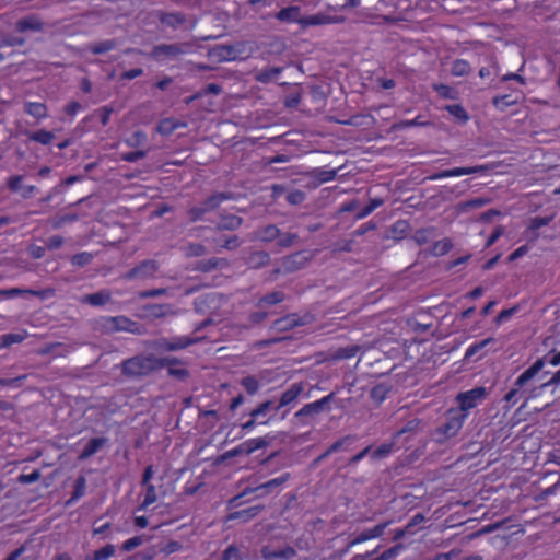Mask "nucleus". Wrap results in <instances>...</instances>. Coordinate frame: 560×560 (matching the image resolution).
I'll return each mask as SVG.
<instances>
[{
	"instance_id": "obj_21",
	"label": "nucleus",
	"mask_w": 560,
	"mask_h": 560,
	"mask_svg": "<svg viewBox=\"0 0 560 560\" xmlns=\"http://www.w3.org/2000/svg\"><path fill=\"white\" fill-rule=\"evenodd\" d=\"M112 299L109 290H101L95 293L85 294L82 296L81 302L92 306H103Z\"/></svg>"
},
{
	"instance_id": "obj_45",
	"label": "nucleus",
	"mask_w": 560,
	"mask_h": 560,
	"mask_svg": "<svg viewBox=\"0 0 560 560\" xmlns=\"http://www.w3.org/2000/svg\"><path fill=\"white\" fill-rule=\"evenodd\" d=\"M145 141H147V133L142 130H137L125 140V143L128 147H138V145L144 144Z\"/></svg>"
},
{
	"instance_id": "obj_62",
	"label": "nucleus",
	"mask_w": 560,
	"mask_h": 560,
	"mask_svg": "<svg viewBox=\"0 0 560 560\" xmlns=\"http://www.w3.org/2000/svg\"><path fill=\"white\" fill-rule=\"evenodd\" d=\"M296 238V234L284 233L278 237V245L281 247H290Z\"/></svg>"
},
{
	"instance_id": "obj_41",
	"label": "nucleus",
	"mask_w": 560,
	"mask_h": 560,
	"mask_svg": "<svg viewBox=\"0 0 560 560\" xmlns=\"http://www.w3.org/2000/svg\"><path fill=\"white\" fill-rule=\"evenodd\" d=\"M390 392V387L386 384H377L371 389V398L376 402H383Z\"/></svg>"
},
{
	"instance_id": "obj_13",
	"label": "nucleus",
	"mask_w": 560,
	"mask_h": 560,
	"mask_svg": "<svg viewBox=\"0 0 560 560\" xmlns=\"http://www.w3.org/2000/svg\"><path fill=\"white\" fill-rule=\"evenodd\" d=\"M158 271V264L154 260H144L130 269L126 279L148 278Z\"/></svg>"
},
{
	"instance_id": "obj_52",
	"label": "nucleus",
	"mask_w": 560,
	"mask_h": 560,
	"mask_svg": "<svg viewBox=\"0 0 560 560\" xmlns=\"http://www.w3.org/2000/svg\"><path fill=\"white\" fill-rule=\"evenodd\" d=\"M514 103L515 102L511 100V95L508 94L494 96L492 100V104L499 109H504Z\"/></svg>"
},
{
	"instance_id": "obj_39",
	"label": "nucleus",
	"mask_w": 560,
	"mask_h": 560,
	"mask_svg": "<svg viewBox=\"0 0 560 560\" xmlns=\"http://www.w3.org/2000/svg\"><path fill=\"white\" fill-rule=\"evenodd\" d=\"M298 322L293 316H284L275 320L272 328L277 331H287L294 328Z\"/></svg>"
},
{
	"instance_id": "obj_24",
	"label": "nucleus",
	"mask_w": 560,
	"mask_h": 560,
	"mask_svg": "<svg viewBox=\"0 0 560 560\" xmlns=\"http://www.w3.org/2000/svg\"><path fill=\"white\" fill-rule=\"evenodd\" d=\"M225 266H228L226 259L212 257L209 259L198 261L195 269L201 272H210L214 269L222 268Z\"/></svg>"
},
{
	"instance_id": "obj_22",
	"label": "nucleus",
	"mask_w": 560,
	"mask_h": 560,
	"mask_svg": "<svg viewBox=\"0 0 560 560\" xmlns=\"http://www.w3.org/2000/svg\"><path fill=\"white\" fill-rule=\"evenodd\" d=\"M401 549H402V545L401 544H397V545L386 549L381 555H378V556H376L374 558L369 559L370 557H372L377 551V549L369 551V552H366L363 556H357L355 559H360V560H390V559L395 558L396 556H398V553L401 551Z\"/></svg>"
},
{
	"instance_id": "obj_61",
	"label": "nucleus",
	"mask_w": 560,
	"mask_h": 560,
	"mask_svg": "<svg viewBox=\"0 0 560 560\" xmlns=\"http://www.w3.org/2000/svg\"><path fill=\"white\" fill-rule=\"evenodd\" d=\"M40 478L39 470H33L30 474H22L19 476V481L22 483H34Z\"/></svg>"
},
{
	"instance_id": "obj_48",
	"label": "nucleus",
	"mask_w": 560,
	"mask_h": 560,
	"mask_svg": "<svg viewBox=\"0 0 560 560\" xmlns=\"http://www.w3.org/2000/svg\"><path fill=\"white\" fill-rule=\"evenodd\" d=\"M142 544H143V537L140 535H137V536H133V537L125 540L121 544L120 549L125 552H130V551L135 550L136 548H138Z\"/></svg>"
},
{
	"instance_id": "obj_44",
	"label": "nucleus",
	"mask_w": 560,
	"mask_h": 560,
	"mask_svg": "<svg viewBox=\"0 0 560 560\" xmlns=\"http://www.w3.org/2000/svg\"><path fill=\"white\" fill-rule=\"evenodd\" d=\"M394 448V443H383L377 446L371 454L373 459H381L387 457Z\"/></svg>"
},
{
	"instance_id": "obj_64",
	"label": "nucleus",
	"mask_w": 560,
	"mask_h": 560,
	"mask_svg": "<svg viewBox=\"0 0 560 560\" xmlns=\"http://www.w3.org/2000/svg\"><path fill=\"white\" fill-rule=\"evenodd\" d=\"M81 109L82 105L77 101L68 103L63 108L65 113L70 117L75 116Z\"/></svg>"
},
{
	"instance_id": "obj_49",
	"label": "nucleus",
	"mask_w": 560,
	"mask_h": 560,
	"mask_svg": "<svg viewBox=\"0 0 560 560\" xmlns=\"http://www.w3.org/2000/svg\"><path fill=\"white\" fill-rule=\"evenodd\" d=\"M242 386L245 388V390L249 395H254L255 393H257V390L259 388V383L256 380V377H254V376H246V377H244L242 380Z\"/></svg>"
},
{
	"instance_id": "obj_36",
	"label": "nucleus",
	"mask_w": 560,
	"mask_h": 560,
	"mask_svg": "<svg viewBox=\"0 0 560 560\" xmlns=\"http://www.w3.org/2000/svg\"><path fill=\"white\" fill-rule=\"evenodd\" d=\"M284 299H285V294L282 291H273L271 293H268V294L261 296L258 301V306H261L264 304L276 305V304L283 302Z\"/></svg>"
},
{
	"instance_id": "obj_56",
	"label": "nucleus",
	"mask_w": 560,
	"mask_h": 560,
	"mask_svg": "<svg viewBox=\"0 0 560 560\" xmlns=\"http://www.w3.org/2000/svg\"><path fill=\"white\" fill-rule=\"evenodd\" d=\"M1 340H2V345L8 347L13 343L22 342L24 340V336L21 334H12L11 332V334L2 335Z\"/></svg>"
},
{
	"instance_id": "obj_19",
	"label": "nucleus",
	"mask_w": 560,
	"mask_h": 560,
	"mask_svg": "<svg viewBox=\"0 0 560 560\" xmlns=\"http://www.w3.org/2000/svg\"><path fill=\"white\" fill-rule=\"evenodd\" d=\"M240 46H241V44L218 46L217 48L213 49V54L221 61L236 60L240 57V49H238Z\"/></svg>"
},
{
	"instance_id": "obj_25",
	"label": "nucleus",
	"mask_w": 560,
	"mask_h": 560,
	"mask_svg": "<svg viewBox=\"0 0 560 560\" xmlns=\"http://www.w3.org/2000/svg\"><path fill=\"white\" fill-rule=\"evenodd\" d=\"M267 445L268 441L265 438H253L240 444V451L250 455L258 450L265 448Z\"/></svg>"
},
{
	"instance_id": "obj_18",
	"label": "nucleus",
	"mask_w": 560,
	"mask_h": 560,
	"mask_svg": "<svg viewBox=\"0 0 560 560\" xmlns=\"http://www.w3.org/2000/svg\"><path fill=\"white\" fill-rule=\"evenodd\" d=\"M262 509V505H254L246 509L232 511L228 514L226 521H241L246 523L256 517Z\"/></svg>"
},
{
	"instance_id": "obj_35",
	"label": "nucleus",
	"mask_w": 560,
	"mask_h": 560,
	"mask_svg": "<svg viewBox=\"0 0 560 560\" xmlns=\"http://www.w3.org/2000/svg\"><path fill=\"white\" fill-rule=\"evenodd\" d=\"M444 109L462 122L469 120V115L460 104H450L446 105Z\"/></svg>"
},
{
	"instance_id": "obj_11",
	"label": "nucleus",
	"mask_w": 560,
	"mask_h": 560,
	"mask_svg": "<svg viewBox=\"0 0 560 560\" xmlns=\"http://www.w3.org/2000/svg\"><path fill=\"white\" fill-rule=\"evenodd\" d=\"M108 443V439L104 436L92 438L90 439L80 454L78 455V460L84 462L100 452L103 447H105Z\"/></svg>"
},
{
	"instance_id": "obj_7",
	"label": "nucleus",
	"mask_w": 560,
	"mask_h": 560,
	"mask_svg": "<svg viewBox=\"0 0 560 560\" xmlns=\"http://www.w3.org/2000/svg\"><path fill=\"white\" fill-rule=\"evenodd\" d=\"M335 400V393H330L320 399L304 405L300 410L295 412V418L301 419L303 417L318 415L323 411L330 410V404Z\"/></svg>"
},
{
	"instance_id": "obj_6",
	"label": "nucleus",
	"mask_w": 560,
	"mask_h": 560,
	"mask_svg": "<svg viewBox=\"0 0 560 560\" xmlns=\"http://www.w3.org/2000/svg\"><path fill=\"white\" fill-rule=\"evenodd\" d=\"M467 413L460 412L457 409H450L447 411L445 422L439 428V432L447 438L455 436L463 428Z\"/></svg>"
},
{
	"instance_id": "obj_29",
	"label": "nucleus",
	"mask_w": 560,
	"mask_h": 560,
	"mask_svg": "<svg viewBox=\"0 0 560 560\" xmlns=\"http://www.w3.org/2000/svg\"><path fill=\"white\" fill-rule=\"evenodd\" d=\"M269 261L270 255L265 250L254 252L246 259V264L250 268H260L266 266Z\"/></svg>"
},
{
	"instance_id": "obj_20",
	"label": "nucleus",
	"mask_w": 560,
	"mask_h": 560,
	"mask_svg": "<svg viewBox=\"0 0 560 560\" xmlns=\"http://www.w3.org/2000/svg\"><path fill=\"white\" fill-rule=\"evenodd\" d=\"M302 18L303 16H301V9L296 5H290V7L283 8L276 14L277 20H279L281 22H287V23L301 24Z\"/></svg>"
},
{
	"instance_id": "obj_60",
	"label": "nucleus",
	"mask_w": 560,
	"mask_h": 560,
	"mask_svg": "<svg viewBox=\"0 0 560 560\" xmlns=\"http://www.w3.org/2000/svg\"><path fill=\"white\" fill-rule=\"evenodd\" d=\"M271 405H272L271 400H266V401L261 402L260 405H258L255 409H253L250 411V417L258 418L259 416L265 415L267 412V410H269L271 408Z\"/></svg>"
},
{
	"instance_id": "obj_63",
	"label": "nucleus",
	"mask_w": 560,
	"mask_h": 560,
	"mask_svg": "<svg viewBox=\"0 0 560 560\" xmlns=\"http://www.w3.org/2000/svg\"><path fill=\"white\" fill-rule=\"evenodd\" d=\"M22 180H23V176H21V175L11 176L7 182L8 188L13 192L19 191L21 189Z\"/></svg>"
},
{
	"instance_id": "obj_1",
	"label": "nucleus",
	"mask_w": 560,
	"mask_h": 560,
	"mask_svg": "<svg viewBox=\"0 0 560 560\" xmlns=\"http://www.w3.org/2000/svg\"><path fill=\"white\" fill-rule=\"evenodd\" d=\"M549 374L550 371L541 373V361H535L517 376L512 387L503 396V409L511 410L520 401H523L522 406H525L528 401L539 397L546 388L552 386L547 385V381H544L545 376Z\"/></svg>"
},
{
	"instance_id": "obj_27",
	"label": "nucleus",
	"mask_w": 560,
	"mask_h": 560,
	"mask_svg": "<svg viewBox=\"0 0 560 560\" xmlns=\"http://www.w3.org/2000/svg\"><path fill=\"white\" fill-rule=\"evenodd\" d=\"M280 236V230L275 224L266 225L256 232V238L269 243Z\"/></svg>"
},
{
	"instance_id": "obj_33",
	"label": "nucleus",
	"mask_w": 560,
	"mask_h": 560,
	"mask_svg": "<svg viewBox=\"0 0 560 560\" xmlns=\"http://www.w3.org/2000/svg\"><path fill=\"white\" fill-rule=\"evenodd\" d=\"M116 548L113 544L95 550L86 560H109L115 555Z\"/></svg>"
},
{
	"instance_id": "obj_42",
	"label": "nucleus",
	"mask_w": 560,
	"mask_h": 560,
	"mask_svg": "<svg viewBox=\"0 0 560 560\" xmlns=\"http://www.w3.org/2000/svg\"><path fill=\"white\" fill-rule=\"evenodd\" d=\"M433 89L442 98H446V100H456L457 98L456 90L447 84H444V83L434 84Z\"/></svg>"
},
{
	"instance_id": "obj_31",
	"label": "nucleus",
	"mask_w": 560,
	"mask_h": 560,
	"mask_svg": "<svg viewBox=\"0 0 560 560\" xmlns=\"http://www.w3.org/2000/svg\"><path fill=\"white\" fill-rule=\"evenodd\" d=\"M182 52L180 48L174 44H161L153 47L151 51V56L153 58H158L162 55L164 56H175Z\"/></svg>"
},
{
	"instance_id": "obj_54",
	"label": "nucleus",
	"mask_w": 560,
	"mask_h": 560,
	"mask_svg": "<svg viewBox=\"0 0 560 560\" xmlns=\"http://www.w3.org/2000/svg\"><path fill=\"white\" fill-rule=\"evenodd\" d=\"M145 155H147L145 151L137 150V151H131V152L121 154V160L125 162L135 163V162L139 161L140 159H143Z\"/></svg>"
},
{
	"instance_id": "obj_28",
	"label": "nucleus",
	"mask_w": 560,
	"mask_h": 560,
	"mask_svg": "<svg viewBox=\"0 0 560 560\" xmlns=\"http://www.w3.org/2000/svg\"><path fill=\"white\" fill-rule=\"evenodd\" d=\"M143 487L145 488L144 495H143L141 503L137 508V511H144L150 505H152L153 503H155L158 501V492H156L155 486L153 483H151V485H144Z\"/></svg>"
},
{
	"instance_id": "obj_2",
	"label": "nucleus",
	"mask_w": 560,
	"mask_h": 560,
	"mask_svg": "<svg viewBox=\"0 0 560 560\" xmlns=\"http://www.w3.org/2000/svg\"><path fill=\"white\" fill-rule=\"evenodd\" d=\"M172 362H175V360H171V358H156L152 354H139L126 359L121 362V374L127 377L138 378L147 376L152 372L171 364Z\"/></svg>"
},
{
	"instance_id": "obj_50",
	"label": "nucleus",
	"mask_w": 560,
	"mask_h": 560,
	"mask_svg": "<svg viewBox=\"0 0 560 560\" xmlns=\"http://www.w3.org/2000/svg\"><path fill=\"white\" fill-rule=\"evenodd\" d=\"M551 221V217H534L529 221L528 229L532 231H537L540 228L548 225Z\"/></svg>"
},
{
	"instance_id": "obj_16",
	"label": "nucleus",
	"mask_w": 560,
	"mask_h": 560,
	"mask_svg": "<svg viewBox=\"0 0 560 560\" xmlns=\"http://www.w3.org/2000/svg\"><path fill=\"white\" fill-rule=\"evenodd\" d=\"M304 387L302 383L292 384L287 390H284L279 399V404L275 407L276 411L287 407L294 402L298 397L302 394Z\"/></svg>"
},
{
	"instance_id": "obj_47",
	"label": "nucleus",
	"mask_w": 560,
	"mask_h": 560,
	"mask_svg": "<svg viewBox=\"0 0 560 560\" xmlns=\"http://www.w3.org/2000/svg\"><path fill=\"white\" fill-rule=\"evenodd\" d=\"M349 440V436H345V438H341L337 441H335L318 458H317V462H320L323 459H325L326 457H328L329 455L338 452L339 450H341V447L343 446V444Z\"/></svg>"
},
{
	"instance_id": "obj_26",
	"label": "nucleus",
	"mask_w": 560,
	"mask_h": 560,
	"mask_svg": "<svg viewBox=\"0 0 560 560\" xmlns=\"http://www.w3.org/2000/svg\"><path fill=\"white\" fill-rule=\"evenodd\" d=\"M86 492V478L84 476H79L73 483V490L71 497L66 502V505H71L80 500Z\"/></svg>"
},
{
	"instance_id": "obj_3",
	"label": "nucleus",
	"mask_w": 560,
	"mask_h": 560,
	"mask_svg": "<svg viewBox=\"0 0 560 560\" xmlns=\"http://www.w3.org/2000/svg\"><path fill=\"white\" fill-rule=\"evenodd\" d=\"M290 479H291V474L287 471V472H283L282 475H280L279 477L272 478L264 483H260L257 487H247L241 493L234 495L233 498H231L229 500L228 509L234 510V509L240 508L244 503L243 498H245L249 494L260 492L258 494V497H264L268 493H271L276 489L282 487Z\"/></svg>"
},
{
	"instance_id": "obj_10",
	"label": "nucleus",
	"mask_w": 560,
	"mask_h": 560,
	"mask_svg": "<svg viewBox=\"0 0 560 560\" xmlns=\"http://www.w3.org/2000/svg\"><path fill=\"white\" fill-rule=\"evenodd\" d=\"M536 361H541V373H544V368L547 364L551 366L560 365V351H551L545 354L542 358L537 359ZM547 385H560V369L555 372L549 380H547Z\"/></svg>"
},
{
	"instance_id": "obj_30",
	"label": "nucleus",
	"mask_w": 560,
	"mask_h": 560,
	"mask_svg": "<svg viewBox=\"0 0 560 560\" xmlns=\"http://www.w3.org/2000/svg\"><path fill=\"white\" fill-rule=\"evenodd\" d=\"M27 137L33 142H36V143H39L43 145H48L55 139V133L52 131L39 129V130L33 131V132H28Z\"/></svg>"
},
{
	"instance_id": "obj_38",
	"label": "nucleus",
	"mask_w": 560,
	"mask_h": 560,
	"mask_svg": "<svg viewBox=\"0 0 560 560\" xmlns=\"http://www.w3.org/2000/svg\"><path fill=\"white\" fill-rule=\"evenodd\" d=\"M242 218L235 214H229L222 218L219 228L222 230H236L242 225Z\"/></svg>"
},
{
	"instance_id": "obj_46",
	"label": "nucleus",
	"mask_w": 560,
	"mask_h": 560,
	"mask_svg": "<svg viewBox=\"0 0 560 560\" xmlns=\"http://www.w3.org/2000/svg\"><path fill=\"white\" fill-rule=\"evenodd\" d=\"M93 259V255L91 253H88V252H82V253H79V254H74L70 261L73 266L75 267H84L86 265H89Z\"/></svg>"
},
{
	"instance_id": "obj_8",
	"label": "nucleus",
	"mask_w": 560,
	"mask_h": 560,
	"mask_svg": "<svg viewBox=\"0 0 560 560\" xmlns=\"http://www.w3.org/2000/svg\"><path fill=\"white\" fill-rule=\"evenodd\" d=\"M226 199L224 194H215L207 198L202 206L192 207L188 210V215L191 222H196L200 220L205 213L208 211L214 210L217 207L221 205L223 200Z\"/></svg>"
},
{
	"instance_id": "obj_43",
	"label": "nucleus",
	"mask_w": 560,
	"mask_h": 560,
	"mask_svg": "<svg viewBox=\"0 0 560 560\" xmlns=\"http://www.w3.org/2000/svg\"><path fill=\"white\" fill-rule=\"evenodd\" d=\"M160 20L163 24L172 27H177L185 22V18L179 13H165Z\"/></svg>"
},
{
	"instance_id": "obj_15",
	"label": "nucleus",
	"mask_w": 560,
	"mask_h": 560,
	"mask_svg": "<svg viewBox=\"0 0 560 560\" xmlns=\"http://www.w3.org/2000/svg\"><path fill=\"white\" fill-rule=\"evenodd\" d=\"M389 523L390 522L380 523L372 528L364 529L351 540L350 545L354 546L381 537Z\"/></svg>"
},
{
	"instance_id": "obj_58",
	"label": "nucleus",
	"mask_w": 560,
	"mask_h": 560,
	"mask_svg": "<svg viewBox=\"0 0 560 560\" xmlns=\"http://www.w3.org/2000/svg\"><path fill=\"white\" fill-rule=\"evenodd\" d=\"M113 112L114 109L110 106H103L97 110V115L103 127L109 122Z\"/></svg>"
},
{
	"instance_id": "obj_59",
	"label": "nucleus",
	"mask_w": 560,
	"mask_h": 560,
	"mask_svg": "<svg viewBox=\"0 0 560 560\" xmlns=\"http://www.w3.org/2000/svg\"><path fill=\"white\" fill-rule=\"evenodd\" d=\"M431 122L428 120H422L421 115H418L413 119L402 120L400 122V126L405 127V128H410V127H416V126H429Z\"/></svg>"
},
{
	"instance_id": "obj_12",
	"label": "nucleus",
	"mask_w": 560,
	"mask_h": 560,
	"mask_svg": "<svg viewBox=\"0 0 560 560\" xmlns=\"http://www.w3.org/2000/svg\"><path fill=\"white\" fill-rule=\"evenodd\" d=\"M343 18L341 16H331L326 13H316L312 15H306L302 18L301 25L302 26H316V25H328V24H337L343 22Z\"/></svg>"
},
{
	"instance_id": "obj_51",
	"label": "nucleus",
	"mask_w": 560,
	"mask_h": 560,
	"mask_svg": "<svg viewBox=\"0 0 560 560\" xmlns=\"http://www.w3.org/2000/svg\"><path fill=\"white\" fill-rule=\"evenodd\" d=\"M431 233H432L431 228L419 229L415 232L413 240L416 241L417 244L423 245L429 241Z\"/></svg>"
},
{
	"instance_id": "obj_17",
	"label": "nucleus",
	"mask_w": 560,
	"mask_h": 560,
	"mask_svg": "<svg viewBox=\"0 0 560 560\" xmlns=\"http://www.w3.org/2000/svg\"><path fill=\"white\" fill-rule=\"evenodd\" d=\"M44 23L37 15H27L18 20L15 28L19 33H25L28 31L40 32L43 31Z\"/></svg>"
},
{
	"instance_id": "obj_34",
	"label": "nucleus",
	"mask_w": 560,
	"mask_h": 560,
	"mask_svg": "<svg viewBox=\"0 0 560 560\" xmlns=\"http://www.w3.org/2000/svg\"><path fill=\"white\" fill-rule=\"evenodd\" d=\"M196 342V339H191L189 337H177L173 341L165 343V349L168 351H175L185 349Z\"/></svg>"
},
{
	"instance_id": "obj_55",
	"label": "nucleus",
	"mask_w": 560,
	"mask_h": 560,
	"mask_svg": "<svg viewBox=\"0 0 560 560\" xmlns=\"http://www.w3.org/2000/svg\"><path fill=\"white\" fill-rule=\"evenodd\" d=\"M25 43L23 38H19L12 35L4 36L0 40V48L2 47H14V46H21Z\"/></svg>"
},
{
	"instance_id": "obj_5",
	"label": "nucleus",
	"mask_w": 560,
	"mask_h": 560,
	"mask_svg": "<svg viewBox=\"0 0 560 560\" xmlns=\"http://www.w3.org/2000/svg\"><path fill=\"white\" fill-rule=\"evenodd\" d=\"M101 326L105 332L109 334L117 331H128L135 334L139 331L138 323L122 315L103 317L101 319Z\"/></svg>"
},
{
	"instance_id": "obj_14",
	"label": "nucleus",
	"mask_w": 560,
	"mask_h": 560,
	"mask_svg": "<svg viewBox=\"0 0 560 560\" xmlns=\"http://www.w3.org/2000/svg\"><path fill=\"white\" fill-rule=\"evenodd\" d=\"M295 550L290 546L281 549L265 546L261 549V557L264 560H290L295 556Z\"/></svg>"
},
{
	"instance_id": "obj_37",
	"label": "nucleus",
	"mask_w": 560,
	"mask_h": 560,
	"mask_svg": "<svg viewBox=\"0 0 560 560\" xmlns=\"http://www.w3.org/2000/svg\"><path fill=\"white\" fill-rule=\"evenodd\" d=\"M471 70L470 63L465 59H456L452 63V74L455 77H464L469 74Z\"/></svg>"
},
{
	"instance_id": "obj_57",
	"label": "nucleus",
	"mask_w": 560,
	"mask_h": 560,
	"mask_svg": "<svg viewBox=\"0 0 560 560\" xmlns=\"http://www.w3.org/2000/svg\"><path fill=\"white\" fill-rule=\"evenodd\" d=\"M175 362H172L171 364H168V374L172 375V376H176L178 378H185L188 376V371L187 369L185 368H174L172 366L173 364H177L179 363V361L177 359H174Z\"/></svg>"
},
{
	"instance_id": "obj_53",
	"label": "nucleus",
	"mask_w": 560,
	"mask_h": 560,
	"mask_svg": "<svg viewBox=\"0 0 560 560\" xmlns=\"http://www.w3.org/2000/svg\"><path fill=\"white\" fill-rule=\"evenodd\" d=\"M241 560V551L234 545H230L223 551L221 560Z\"/></svg>"
},
{
	"instance_id": "obj_32",
	"label": "nucleus",
	"mask_w": 560,
	"mask_h": 560,
	"mask_svg": "<svg viewBox=\"0 0 560 560\" xmlns=\"http://www.w3.org/2000/svg\"><path fill=\"white\" fill-rule=\"evenodd\" d=\"M116 46H117V43L115 39H107V40H102V42L91 44L89 46V51L92 52L93 55H102V54L113 50L114 48H116Z\"/></svg>"
},
{
	"instance_id": "obj_4",
	"label": "nucleus",
	"mask_w": 560,
	"mask_h": 560,
	"mask_svg": "<svg viewBox=\"0 0 560 560\" xmlns=\"http://www.w3.org/2000/svg\"><path fill=\"white\" fill-rule=\"evenodd\" d=\"M487 388L483 386H477L466 392H460L456 396V401L459 406V411L467 413L468 411L478 405H480L487 397Z\"/></svg>"
},
{
	"instance_id": "obj_40",
	"label": "nucleus",
	"mask_w": 560,
	"mask_h": 560,
	"mask_svg": "<svg viewBox=\"0 0 560 560\" xmlns=\"http://www.w3.org/2000/svg\"><path fill=\"white\" fill-rule=\"evenodd\" d=\"M206 246L200 243H189L183 247V253L187 258L200 257L206 254Z\"/></svg>"
},
{
	"instance_id": "obj_9",
	"label": "nucleus",
	"mask_w": 560,
	"mask_h": 560,
	"mask_svg": "<svg viewBox=\"0 0 560 560\" xmlns=\"http://www.w3.org/2000/svg\"><path fill=\"white\" fill-rule=\"evenodd\" d=\"M488 167L486 165H476L468 167H454L450 170H444L440 173L431 175L429 178L432 180L448 178V177H459L463 175H471L477 173H482L487 171Z\"/></svg>"
},
{
	"instance_id": "obj_23",
	"label": "nucleus",
	"mask_w": 560,
	"mask_h": 560,
	"mask_svg": "<svg viewBox=\"0 0 560 560\" xmlns=\"http://www.w3.org/2000/svg\"><path fill=\"white\" fill-rule=\"evenodd\" d=\"M24 112L38 120L48 116L47 106L40 102H26L24 104Z\"/></svg>"
}]
</instances>
